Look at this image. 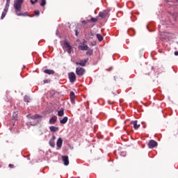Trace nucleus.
<instances>
[{"mask_svg":"<svg viewBox=\"0 0 178 178\" xmlns=\"http://www.w3.org/2000/svg\"><path fill=\"white\" fill-rule=\"evenodd\" d=\"M67 121H68V118L64 117L62 120H60V123L62 124H65L67 122Z\"/></svg>","mask_w":178,"mask_h":178,"instance_id":"nucleus-16","label":"nucleus"},{"mask_svg":"<svg viewBox=\"0 0 178 178\" xmlns=\"http://www.w3.org/2000/svg\"><path fill=\"white\" fill-rule=\"evenodd\" d=\"M88 61V58H86L85 60H81L79 63H76V65L85 67Z\"/></svg>","mask_w":178,"mask_h":178,"instance_id":"nucleus-9","label":"nucleus"},{"mask_svg":"<svg viewBox=\"0 0 178 178\" xmlns=\"http://www.w3.org/2000/svg\"><path fill=\"white\" fill-rule=\"evenodd\" d=\"M175 55L178 56V51H175Z\"/></svg>","mask_w":178,"mask_h":178,"instance_id":"nucleus-36","label":"nucleus"},{"mask_svg":"<svg viewBox=\"0 0 178 178\" xmlns=\"http://www.w3.org/2000/svg\"><path fill=\"white\" fill-rule=\"evenodd\" d=\"M70 101L72 103H74L75 99V94L73 92H71L70 94Z\"/></svg>","mask_w":178,"mask_h":178,"instance_id":"nucleus-14","label":"nucleus"},{"mask_svg":"<svg viewBox=\"0 0 178 178\" xmlns=\"http://www.w3.org/2000/svg\"><path fill=\"white\" fill-rule=\"evenodd\" d=\"M109 13H110V10L109 9H106V10L100 11L99 13V17L101 19H105L106 17L109 16Z\"/></svg>","mask_w":178,"mask_h":178,"instance_id":"nucleus-2","label":"nucleus"},{"mask_svg":"<svg viewBox=\"0 0 178 178\" xmlns=\"http://www.w3.org/2000/svg\"><path fill=\"white\" fill-rule=\"evenodd\" d=\"M38 0H35V1L31 0V3L32 5H34V4H35V3L38 2Z\"/></svg>","mask_w":178,"mask_h":178,"instance_id":"nucleus-29","label":"nucleus"},{"mask_svg":"<svg viewBox=\"0 0 178 178\" xmlns=\"http://www.w3.org/2000/svg\"><path fill=\"white\" fill-rule=\"evenodd\" d=\"M175 3H178V0H175Z\"/></svg>","mask_w":178,"mask_h":178,"instance_id":"nucleus-40","label":"nucleus"},{"mask_svg":"<svg viewBox=\"0 0 178 178\" xmlns=\"http://www.w3.org/2000/svg\"><path fill=\"white\" fill-rule=\"evenodd\" d=\"M145 76H150V74H149V72H148L147 74H145Z\"/></svg>","mask_w":178,"mask_h":178,"instance_id":"nucleus-37","label":"nucleus"},{"mask_svg":"<svg viewBox=\"0 0 178 178\" xmlns=\"http://www.w3.org/2000/svg\"><path fill=\"white\" fill-rule=\"evenodd\" d=\"M57 121V117L54 116L53 118H51L50 119V120H49V123H50V124H54Z\"/></svg>","mask_w":178,"mask_h":178,"instance_id":"nucleus-13","label":"nucleus"},{"mask_svg":"<svg viewBox=\"0 0 178 178\" xmlns=\"http://www.w3.org/2000/svg\"><path fill=\"white\" fill-rule=\"evenodd\" d=\"M158 146V143L154 140H151L149 143H148V147L150 149H153L155 147Z\"/></svg>","mask_w":178,"mask_h":178,"instance_id":"nucleus-7","label":"nucleus"},{"mask_svg":"<svg viewBox=\"0 0 178 178\" xmlns=\"http://www.w3.org/2000/svg\"><path fill=\"white\" fill-rule=\"evenodd\" d=\"M56 136H53V137L51 138V139H50L51 140H53V141H55L56 140Z\"/></svg>","mask_w":178,"mask_h":178,"instance_id":"nucleus-33","label":"nucleus"},{"mask_svg":"<svg viewBox=\"0 0 178 178\" xmlns=\"http://www.w3.org/2000/svg\"><path fill=\"white\" fill-rule=\"evenodd\" d=\"M91 45L94 47V46H95L96 44H95V43H91Z\"/></svg>","mask_w":178,"mask_h":178,"instance_id":"nucleus-38","label":"nucleus"},{"mask_svg":"<svg viewBox=\"0 0 178 178\" xmlns=\"http://www.w3.org/2000/svg\"><path fill=\"white\" fill-rule=\"evenodd\" d=\"M95 35V33L92 32V31H90V32L88 33L87 34H86V37L88 39H90V40L93 39Z\"/></svg>","mask_w":178,"mask_h":178,"instance_id":"nucleus-10","label":"nucleus"},{"mask_svg":"<svg viewBox=\"0 0 178 178\" xmlns=\"http://www.w3.org/2000/svg\"><path fill=\"white\" fill-rule=\"evenodd\" d=\"M78 49L81 51H87L89 49V47L87 44H83V43H79L78 46Z\"/></svg>","mask_w":178,"mask_h":178,"instance_id":"nucleus-6","label":"nucleus"},{"mask_svg":"<svg viewBox=\"0 0 178 178\" xmlns=\"http://www.w3.org/2000/svg\"><path fill=\"white\" fill-rule=\"evenodd\" d=\"M17 118H18V116L16 113H13V119H14V120H17Z\"/></svg>","mask_w":178,"mask_h":178,"instance_id":"nucleus-24","label":"nucleus"},{"mask_svg":"<svg viewBox=\"0 0 178 178\" xmlns=\"http://www.w3.org/2000/svg\"><path fill=\"white\" fill-rule=\"evenodd\" d=\"M44 73L50 75V74H55V71H54V70H44Z\"/></svg>","mask_w":178,"mask_h":178,"instance_id":"nucleus-15","label":"nucleus"},{"mask_svg":"<svg viewBox=\"0 0 178 178\" xmlns=\"http://www.w3.org/2000/svg\"><path fill=\"white\" fill-rule=\"evenodd\" d=\"M24 101L26 102H29V97L28 96H25V98H24Z\"/></svg>","mask_w":178,"mask_h":178,"instance_id":"nucleus-26","label":"nucleus"},{"mask_svg":"<svg viewBox=\"0 0 178 178\" xmlns=\"http://www.w3.org/2000/svg\"><path fill=\"white\" fill-rule=\"evenodd\" d=\"M82 23H83V24H86V22L85 20H83V21H82Z\"/></svg>","mask_w":178,"mask_h":178,"instance_id":"nucleus-39","label":"nucleus"},{"mask_svg":"<svg viewBox=\"0 0 178 178\" xmlns=\"http://www.w3.org/2000/svg\"><path fill=\"white\" fill-rule=\"evenodd\" d=\"M47 4V0H40V6L44 7Z\"/></svg>","mask_w":178,"mask_h":178,"instance_id":"nucleus-21","label":"nucleus"},{"mask_svg":"<svg viewBox=\"0 0 178 178\" xmlns=\"http://www.w3.org/2000/svg\"><path fill=\"white\" fill-rule=\"evenodd\" d=\"M64 47L65 48L66 51L70 54L72 53V46H70L68 42H64Z\"/></svg>","mask_w":178,"mask_h":178,"instance_id":"nucleus-5","label":"nucleus"},{"mask_svg":"<svg viewBox=\"0 0 178 178\" xmlns=\"http://www.w3.org/2000/svg\"><path fill=\"white\" fill-rule=\"evenodd\" d=\"M98 21V19L97 17H91L90 19L88 20V22H97Z\"/></svg>","mask_w":178,"mask_h":178,"instance_id":"nucleus-19","label":"nucleus"},{"mask_svg":"<svg viewBox=\"0 0 178 178\" xmlns=\"http://www.w3.org/2000/svg\"><path fill=\"white\" fill-rule=\"evenodd\" d=\"M8 167H10V168H15L14 165H13V164L8 165Z\"/></svg>","mask_w":178,"mask_h":178,"instance_id":"nucleus-34","label":"nucleus"},{"mask_svg":"<svg viewBox=\"0 0 178 178\" xmlns=\"http://www.w3.org/2000/svg\"><path fill=\"white\" fill-rule=\"evenodd\" d=\"M49 144H50V146H51V147H55V142L54 140H50V142H49Z\"/></svg>","mask_w":178,"mask_h":178,"instance_id":"nucleus-23","label":"nucleus"},{"mask_svg":"<svg viewBox=\"0 0 178 178\" xmlns=\"http://www.w3.org/2000/svg\"><path fill=\"white\" fill-rule=\"evenodd\" d=\"M7 12L3 11L2 13L1 19H3L6 16Z\"/></svg>","mask_w":178,"mask_h":178,"instance_id":"nucleus-27","label":"nucleus"},{"mask_svg":"<svg viewBox=\"0 0 178 178\" xmlns=\"http://www.w3.org/2000/svg\"><path fill=\"white\" fill-rule=\"evenodd\" d=\"M10 0H7V3H6V4H7V6H8V5H9V4H10Z\"/></svg>","mask_w":178,"mask_h":178,"instance_id":"nucleus-35","label":"nucleus"},{"mask_svg":"<svg viewBox=\"0 0 178 178\" xmlns=\"http://www.w3.org/2000/svg\"><path fill=\"white\" fill-rule=\"evenodd\" d=\"M96 37H97L99 42H102L104 40V38H103L102 35L100 34V33H97Z\"/></svg>","mask_w":178,"mask_h":178,"instance_id":"nucleus-17","label":"nucleus"},{"mask_svg":"<svg viewBox=\"0 0 178 178\" xmlns=\"http://www.w3.org/2000/svg\"><path fill=\"white\" fill-rule=\"evenodd\" d=\"M49 129H50V131H51V132H57V131H59V128L58 127H54V126L50 127Z\"/></svg>","mask_w":178,"mask_h":178,"instance_id":"nucleus-18","label":"nucleus"},{"mask_svg":"<svg viewBox=\"0 0 178 178\" xmlns=\"http://www.w3.org/2000/svg\"><path fill=\"white\" fill-rule=\"evenodd\" d=\"M86 43H87V40H86L85 39H83V41H82V43H80V44H85Z\"/></svg>","mask_w":178,"mask_h":178,"instance_id":"nucleus-32","label":"nucleus"},{"mask_svg":"<svg viewBox=\"0 0 178 178\" xmlns=\"http://www.w3.org/2000/svg\"><path fill=\"white\" fill-rule=\"evenodd\" d=\"M68 79L70 83H74L76 80V76L74 72H69L68 73Z\"/></svg>","mask_w":178,"mask_h":178,"instance_id":"nucleus-4","label":"nucleus"},{"mask_svg":"<svg viewBox=\"0 0 178 178\" xmlns=\"http://www.w3.org/2000/svg\"><path fill=\"white\" fill-rule=\"evenodd\" d=\"M87 51H86V55L91 56L93 54V50H90V49L88 48Z\"/></svg>","mask_w":178,"mask_h":178,"instance_id":"nucleus-22","label":"nucleus"},{"mask_svg":"<svg viewBox=\"0 0 178 178\" xmlns=\"http://www.w3.org/2000/svg\"><path fill=\"white\" fill-rule=\"evenodd\" d=\"M8 7H9V4H6V8H4V10H3V12H6V13H8Z\"/></svg>","mask_w":178,"mask_h":178,"instance_id":"nucleus-25","label":"nucleus"},{"mask_svg":"<svg viewBox=\"0 0 178 178\" xmlns=\"http://www.w3.org/2000/svg\"><path fill=\"white\" fill-rule=\"evenodd\" d=\"M75 72L77 76H83L86 73V70L81 67H76Z\"/></svg>","mask_w":178,"mask_h":178,"instance_id":"nucleus-3","label":"nucleus"},{"mask_svg":"<svg viewBox=\"0 0 178 178\" xmlns=\"http://www.w3.org/2000/svg\"><path fill=\"white\" fill-rule=\"evenodd\" d=\"M74 32H75L76 36H78V35H79L78 29H75Z\"/></svg>","mask_w":178,"mask_h":178,"instance_id":"nucleus-31","label":"nucleus"},{"mask_svg":"<svg viewBox=\"0 0 178 178\" xmlns=\"http://www.w3.org/2000/svg\"><path fill=\"white\" fill-rule=\"evenodd\" d=\"M35 15L39 16L40 15V10H35Z\"/></svg>","mask_w":178,"mask_h":178,"instance_id":"nucleus-28","label":"nucleus"},{"mask_svg":"<svg viewBox=\"0 0 178 178\" xmlns=\"http://www.w3.org/2000/svg\"><path fill=\"white\" fill-rule=\"evenodd\" d=\"M24 3V0H15L14 1V9L15 10V14L18 16H26L25 13H22V5Z\"/></svg>","mask_w":178,"mask_h":178,"instance_id":"nucleus-1","label":"nucleus"},{"mask_svg":"<svg viewBox=\"0 0 178 178\" xmlns=\"http://www.w3.org/2000/svg\"><path fill=\"white\" fill-rule=\"evenodd\" d=\"M39 118V115H33V116H32V119H33V120H35V119H37V118Z\"/></svg>","mask_w":178,"mask_h":178,"instance_id":"nucleus-30","label":"nucleus"},{"mask_svg":"<svg viewBox=\"0 0 178 178\" xmlns=\"http://www.w3.org/2000/svg\"><path fill=\"white\" fill-rule=\"evenodd\" d=\"M64 115V110L61 109L60 111H58V116L62 117Z\"/></svg>","mask_w":178,"mask_h":178,"instance_id":"nucleus-20","label":"nucleus"},{"mask_svg":"<svg viewBox=\"0 0 178 178\" xmlns=\"http://www.w3.org/2000/svg\"><path fill=\"white\" fill-rule=\"evenodd\" d=\"M61 159L64 165L67 166L70 164L69 157L67 156H62Z\"/></svg>","mask_w":178,"mask_h":178,"instance_id":"nucleus-8","label":"nucleus"},{"mask_svg":"<svg viewBox=\"0 0 178 178\" xmlns=\"http://www.w3.org/2000/svg\"><path fill=\"white\" fill-rule=\"evenodd\" d=\"M131 124H133L134 129L135 130L138 129L140 128V124H138V121H136H136H134V122H131Z\"/></svg>","mask_w":178,"mask_h":178,"instance_id":"nucleus-11","label":"nucleus"},{"mask_svg":"<svg viewBox=\"0 0 178 178\" xmlns=\"http://www.w3.org/2000/svg\"><path fill=\"white\" fill-rule=\"evenodd\" d=\"M63 145V139L59 138L56 141V146L58 148H60Z\"/></svg>","mask_w":178,"mask_h":178,"instance_id":"nucleus-12","label":"nucleus"}]
</instances>
